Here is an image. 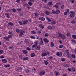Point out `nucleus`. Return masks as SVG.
<instances>
[{"mask_svg": "<svg viewBox=\"0 0 76 76\" xmlns=\"http://www.w3.org/2000/svg\"><path fill=\"white\" fill-rule=\"evenodd\" d=\"M12 35H8L7 37H3V39H5L6 41H10V39H9L10 38H12Z\"/></svg>", "mask_w": 76, "mask_h": 76, "instance_id": "f257e3e1", "label": "nucleus"}, {"mask_svg": "<svg viewBox=\"0 0 76 76\" xmlns=\"http://www.w3.org/2000/svg\"><path fill=\"white\" fill-rule=\"evenodd\" d=\"M57 56L58 57H61L63 54V53L61 52H58L56 53Z\"/></svg>", "mask_w": 76, "mask_h": 76, "instance_id": "f03ea898", "label": "nucleus"}, {"mask_svg": "<svg viewBox=\"0 0 76 76\" xmlns=\"http://www.w3.org/2000/svg\"><path fill=\"white\" fill-rule=\"evenodd\" d=\"M61 4V3H57L56 4V5L54 6V7H56V9H58V5H60Z\"/></svg>", "mask_w": 76, "mask_h": 76, "instance_id": "7ed1b4c3", "label": "nucleus"}, {"mask_svg": "<svg viewBox=\"0 0 76 76\" xmlns=\"http://www.w3.org/2000/svg\"><path fill=\"white\" fill-rule=\"evenodd\" d=\"M35 44L33 45L32 47V48H35V47H36L37 46V45H38V41H35Z\"/></svg>", "mask_w": 76, "mask_h": 76, "instance_id": "20e7f679", "label": "nucleus"}, {"mask_svg": "<svg viewBox=\"0 0 76 76\" xmlns=\"http://www.w3.org/2000/svg\"><path fill=\"white\" fill-rule=\"evenodd\" d=\"M70 13H71L70 14V16L72 18H73L75 16V12L73 11H71Z\"/></svg>", "mask_w": 76, "mask_h": 76, "instance_id": "39448f33", "label": "nucleus"}, {"mask_svg": "<svg viewBox=\"0 0 76 76\" xmlns=\"http://www.w3.org/2000/svg\"><path fill=\"white\" fill-rule=\"evenodd\" d=\"M45 73V72L44 71H41L40 72V75L41 76H42V75H44Z\"/></svg>", "mask_w": 76, "mask_h": 76, "instance_id": "423d86ee", "label": "nucleus"}, {"mask_svg": "<svg viewBox=\"0 0 76 76\" xmlns=\"http://www.w3.org/2000/svg\"><path fill=\"white\" fill-rule=\"evenodd\" d=\"M40 39L41 40L40 42V45H44V43L43 42V41H42V38L41 37H40Z\"/></svg>", "mask_w": 76, "mask_h": 76, "instance_id": "0eeeda50", "label": "nucleus"}, {"mask_svg": "<svg viewBox=\"0 0 76 76\" xmlns=\"http://www.w3.org/2000/svg\"><path fill=\"white\" fill-rule=\"evenodd\" d=\"M43 40L45 42L48 44L49 42V40H48L46 38H45L43 39Z\"/></svg>", "mask_w": 76, "mask_h": 76, "instance_id": "6e6552de", "label": "nucleus"}, {"mask_svg": "<svg viewBox=\"0 0 76 76\" xmlns=\"http://www.w3.org/2000/svg\"><path fill=\"white\" fill-rule=\"evenodd\" d=\"M34 1V0H31L30 1L28 2V4L30 6H31V5H32L33 4V3H32V2H33Z\"/></svg>", "mask_w": 76, "mask_h": 76, "instance_id": "1a4fd4ad", "label": "nucleus"}, {"mask_svg": "<svg viewBox=\"0 0 76 76\" xmlns=\"http://www.w3.org/2000/svg\"><path fill=\"white\" fill-rule=\"evenodd\" d=\"M28 20H24L23 22V23L24 25H26V24H27V23H28Z\"/></svg>", "mask_w": 76, "mask_h": 76, "instance_id": "9d476101", "label": "nucleus"}, {"mask_svg": "<svg viewBox=\"0 0 76 76\" xmlns=\"http://www.w3.org/2000/svg\"><path fill=\"white\" fill-rule=\"evenodd\" d=\"M39 19L41 20V21H44L45 20V18L44 17H40L39 18Z\"/></svg>", "mask_w": 76, "mask_h": 76, "instance_id": "9b49d317", "label": "nucleus"}, {"mask_svg": "<svg viewBox=\"0 0 76 76\" xmlns=\"http://www.w3.org/2000/svg\"><path fill=\"white\" fill-rule=\"evenodd\" d=\"M48 28L49 29H54V27H51V26H48Z\"/></svg>", "mask_w": 76, "mask_h": 76, "instance_id": "f8f14e48", "label": "nucleus"}, {"mask_svg": "<svg viewBox=\"0 0 76 76\" xmlns=\"http://www.w3.org/2000/svg\"><path fill=\"white\" fill-rule=\"evenodd\" d=\"M39 27L40 28H42V29H43L44 28V25H42V24H39Z\"/></svg>", "mask_w": 76, "mask_h": 76, "instance_id": "ddd939ff", "label": "nucleus"}, {"mask_svg": "<svg viewBox=\"0 0 76 76\" xmlns=\"http://www.w3.org/2000/svg\"><path fill=\"white\" fill-rule=\"evenodd\" d=\"M46 19L48 21V22L47 23H48V24H50V23H48V22H50L51 21V20H50L49 18H48V17H46Z\"/></svg>", "mask_w": 76, "mask_h": 76, "instance_id": "4468645a", "label": "nucleus"}, {"mask_svg": "<svg viewBox=\"0 0 76 76\" xmlns=\"http://www.w3.org/2000/svg\"><path fill=\"white\" fill-rule=\"evenodd\" d=\"M22 35H23V32L20 31V34H19V37L20 38L22 36Z\"/></svg>", "mask_w": 76, "mask_h": 76, "instance_id": "2eb2a0df", "label": "nucleus"}, {"mask_svg": "<svg viewBox=\"0 0 76 76\" xmlns=\"http://www.w3.org/2000/svg\"><path fill=\"white\" fill-rule=\"evenodd\" d=\"M35 48L37 50H40V46H38L37 47H36Z\"/></svg>", "mask_w": 76, "mask_h": 76, "instance_id": "dca6fc26", "label": "nucleus"}, {"mask_svg": "<svg viewBox=\"0 0 76 76\" xmlns=\"http://www.w3.org/2000/svg\"><path fill=\"white\" fill-rule=\"evenodd\" d=\"M56 14H59L60 13V10H56Z\"/></svg>", "mask_w": 76, "mask_h": 76, "instance_id": "f3484780", "label": "nucleus"}, {"mask_svg": "<svg viewBox=\"0 0 76 76\" xmlns=\"http://www.w3.org/2000/svg\"><path fill=\"white\" fill-rule=\"evenodd\" d=\"M61 38L62 39H66V36L64 35H62Z\"/></svg>", "mask_w": 76, "mask_h": 76, "instance_id": "a211bd4d", "label": "nucleus"}, {"mask_svg": "<svg viewBox=\"0 0 76 76\" xmlns=\"http://www.w3.org/2000/svg\"><path fill=\"white\" fill-rule=\"evenodd\" d=\"M52 5V2H48L47 4V6H50Z\"/></svg>", "mask_w": 76, "mask_h": 76, "instance_id": "6ab92c4d", "label": "nucleus"}, {"mask_svg": "<svg viewBox=\"0 0 76 76\" xmlns=\"http://www.w3.org/2000/svg\"><path fill=\"white\" fill-rule=\"evenodd\" d=\"M2 61L3 62V63H6L7 62V60L4 59H2Z\"/></svg>", "mask_w": 76, "mask_h": 76, "instance_id": "aec40b11", "label": "nucleus"}, {"mask_svg": "<svg viewBox=\"0 0 76 76\" xmlns=\"http://www.w3.org/2000/svg\"><path fill=\"white\" fill-rule=\"evenodd\" d=\"M70 56H71V54H70V53H67L66 54L67 57H68V58H69V57H70Z\"/></svg>", "mask_w": 76, "mask_h": 76, "instance_id": "412c9836", "label": "nucleus"}, {"mask_svg": "<svg viewBox=\"0 0 76 76\" xmlns=\"http://www.w3.org/2000/svg\"><path fill=\"white\" fill-rule=\"evenodd\" d=\"M10 25L11 26H13V23L11 22H10L8 23V26H10Z\"/></svg>", "mask_w": 76, "mask_h": 76, "instance_id": "4be33fe9", "label": "nucleus"}, {"mask_svg": "<svg viewBox=\"0 0 76 76\" xmlns=\"http://www.w3.org/2000/svg\"><path fill=\"white\" fill-rule=\"evenodd\" d=\"M46 55H47V54L46 53H42V56H46Z\"/></svg>", "mask_w": 76, "mask_h": 76, "instance_id": "5701e85b", "label": "nucleus"}, {"mask_svg": "<svg viewBox=\"0 0 76 76\" xmlns=\"http://www.w3.org/2000/svg\"><path fill=\"white\" fill-rule=\"evenodd\" d=\"M23 52L24 54H26L28 53V51L27 50H23Z\"/></svg>", "mask_w": 76, "mask_h": 76, "instance_id": "b1692460", "label": "nucleus"}, {"mask_svg": "<svg viewBox=\"0 0 76 76\" xmlns=\"http://www.w3.org/2000/svg\"><path fill=\"white\" fill-rule=\"evenodd\" d=\"M29 59V58L28 57H25L24 58H23V60H28Z\"/></svg>", "mask_w": 76, "mask_h": 76, "instance_id": "393cba45", "label": "nucleus"}, {"mask_svg": "<svg viewBox=\"0 0 76 76\" xmlns=\"http://www.w3.org/2000/svg\"><path fill=\"white\" fill-rule=\"evenodd\" d=\"M16 31L17 33H20V32L21 31L20 30L17 29L16 30Z\"/></svg>", "mask_w": 76, "mask_h": 76, "instance_id": "a878e982", "label": "nucleus"}, {"mask_svg": "<svg viewBox=\"0 0 76 76\" xmlns=\"http://www.w3.org/2000/svg\"><path fill=\"white\" fill-rule=\"evenodd\" d=\"M71 23L72 24H74L76 23V21L72 20L71 21Z\"/></svg>", "mask_w": 76, "mask_h": 76, "instance_id": "bb28decb", "label": "nucleus"}, {"mask_svg": "<svg viewBox=\"0 0 76 76\" xmlns=\"http://www.w3.org/2000/svg\"><path fill=\"white\" fill-rule=\"evenodd\" d=\"M10 66V64H7L4 66L5 67H9Z\"/></svg>", "mask_w": 76, "mask_h": 76, "instance_id": "cd10ccee", "label": "nucleus"}, {"mask_svg": "<svg viewBox=\"0 0 76 76\" xmlns=\"http://www.w3.org/2000/svg\"><path fill=\"white\" fill-rule=\"evenodd\" d=\"M5 15H6L7 17L8 18H10V16H9V15L8 14H7V13H6Z\"/></svg>", "mask_w": 76, "mask_h": 76, "instance_id": "c85d7f7f", "label": "nucleus"}, {"mask_svg": "<svg viewBox=\"0 0 76 76\" xmlns=\"http://www.w3.org/2000/svg\"><path fill=\"white\" fill-rule=\"evenodd\" d=\"M72 37L74 39H76V35H72Z\"/></svg>", "mask_w": 76, "mask_h": 76, "instance_id": "c756f323", "label": "nucleus"}, {"mask_svg": "<svg viewBox=\"0 0 76 76\" xmlns=\"http://www.w3.org/2000/svg\"><path fill=\"white\" fill-rule=\"evenodd\" d=\"M25 42L26 43H28V42H29V41L28 39H26L25 40Z\"/></svg>", "mask_w": 76, "mask_h": 76, "instance_id": "7c9ffc66", "label": "nucleus"}, {"mask_svg": "<svg viewBox=\"0 0 76 76\" xmlns=\"http://www.w3.org/2000/svg\"><path fill=\"white\" fill-rule=\"evenodd\" d=\"M55 75H56V76H58V72H57V71H55Z\"/></svg>", "mask_w": 76, "mask_h": 76, "instance_id": "2f4dec72", "label": "nucleus"}, {"mask_svg": "<svg viewBox=\"0 0 76 76\" xmlns=\"http://www.w3.org/2000/svg\"><path fill=\"white\" fill-rule=\"evenodd\" d=\"M31 57H34V56H35V54L34 53H32L31 54Z\"/></svg>", "mask_w": 76, "mask_h": 76, "instance_id": "473e14b6", "label": "nucleus"}, {"mask_svg": "<svg viewBox=\"0 0 76 76\" xmlns=\"http://www.w3.org/2000/svg\"><path fill=\"white\" fill-rule=\"evenodd\" d=\"M12 11H13V13H15V12H16V9L13 8V9H12Z\"/></svg>", "mask_w": 76, "mask_h": 76, "instance_id": "72a5a7b5", "label": "nucleus"}, {"mask_svg": "<svg viewBox=\"0 0 76 76\" xmlns=\"http://www.w3.org/2000/svg\"><path fill=\"white\" fill-rule=\"evenodd\" d=\"M19 57L20 58V59H22V58H23V57L22 56V55H20Z\"/></svg>", "mask_w": 76, "mask_h": 76, "instance_id": "f704fd0d", "label": "nucleus"}, {"mask_svg": "<svg viewBox=\"0 0 76 76\" xmlns=\"http://www.w3.org/2000/svg\"><path fill=\"white\" fill-rule=\"evenodd\" d=\"M45 37H48V36H49V34L47 33H45Z\"/></svg>", "mask_w": 76, "mask_h": 76, "instance_id": "c9c22d12", "label": "nucleus"}, {"mask_svg": "<svg viewBox=\"0 0 76 76\" xmlns=\"http://www.w3.org/2000/svg\"><path fill=\"white\" fill-rule=\"evenodd\" d=\"M44 63L46 65H47V64H48V63L47 61H45V60H44Z\"/></svg>", "mask_w": 76, "mask_h": 76, "instance_id": "e433bc0d", "label": "nucleus"}, {"mask_svg": "<svg viewBox=\"0 0 76 76\" xmlns=\"http://www.w3.org/2000/svg\"><path fill=\"white\" fill-rule=\"evenodd\" d=\"M70 33H67L66 34V36H67V37H69V36H70Z\"/></svg>", "mask_w": 76, "mask_h": 76, "instance_id": "4c0bfd02", "label": "nucleus"}, {"mask_svg": "<svg viewBox=\"0 0 76 76\" xmlns=\"http://www.w3.org/2000/svg\"><path fill=\"white\" fill-rule=\"evenodd\" d=\"M51 47H54V43H53V42H51V44L50 45Z\"/></svg>", "mask_w": 76, "mask_h": 76, "instance_id": "58836bf2", "label": "nucleus"}, {"mask_svg": "<svg viewBox=\"0 0 76 76\" xmlns=\"http://www.w3.org/2000/svg\"><path fill=\"white\" fill-rule=\"evenodd\" d=\"M64 46L63 45H60L59 46V48H63Z\"/></svg>", "mask_w": 76, "mask_h": 76, "instance_id": "ea45409f", "label": "nucleus"}, {"mask_svg": "<svg viewBox=\"0 0 76 76\" xmlns=\"http://www.w3.org/2000/svg\"><path fill=\"white\" fill-rule=\"evenodd\" d=\"M65 52H66V54H69V50H66V51Z\"/></svg>", "mask_w": 76, "mask_h": 76, "instance_id": "a19ab883", "label": "nucleus"}, {"mask_svg": "<svg viewBox=\"0 0 76 76\" xmlns=\"http://www.w3.org/2000/svg\"><path fill=\"white\" fill-rule=\"evenodd\" d=\"M51 24H56V22L54 21H53L52 22H51V23H50Z\"/></svg>", "mask_w": 76, "mask_h": 76, "instance_id": "79ce46f5", "label": "nucleus"}, {"mask_svg": "<svg viewBox=\"0 0 76 76\" xmlns=\"http://www.w3.org/2000/svg\"><path fill=\"white\" fill-rule=\"evenodd\" d=\"M31 34H36V32H35V31H31Z\"/></svg>", "mask_w": 76, "mask_h": 76, "instance_id": "37998d69", "label": "nucleus"}, {"mask_svg": "<svg viewBox=\"0 0 76 76\" xmlns=\"http://www.w3.org/2000/svg\"><path fill=\"white\" fill-rule=\"evenodd\" d=\"M26 49L27 50H28V51H31V49L28 47L26 48Z\"/></svg>", "mask_w": 76, "mask_h": 76, "instance_id": "c03bdc74", "label": "nucleus"}, {"mask_svg": "<svg viewBox=\"0 0 76 76\" xmlns=\"http://www.w3.org/2000/svg\"><path fill=\"white\" fill-rule=\"evenodd\" d=\"M72 57L73 58H75V55H74L73 54L72 55Z\"/></svg>", "mask_w": 76, "mask_h": 76, "instance_id": "a18cd8bd", "label": "nucleus"}, {"mask_svg": "<svg viewBox=\"0 0 76 76\" xmlns=\"http://www.w3.org/2000/svg\"><path fill=\"white\" fill-rule=\"evenodd\" d=\"M62 34H59V35H58L59 37L61 38V37H62Z\"/></svg>", "mask_w": 76, "mask_h": 76, "instance_id": "49530a36", "label": "nucleus"}, {"mask_svg": "<svg viewBox=\"0 0 76 76\" xmlns=\"http://www.w3.org/2000/svg\"><path fill=\"white\" fill-rule=\"evenodd\" d=\"M71 41L72 43H75V42H76L75 41V40H72Z\"/></svg>", "mask_w": 76, "mask_h": 76, "instance_id": "de8ad7c7", "label": "nucleus"}, {"mask_svg": "<svg viewBox=\"0 0 76 76\" xmlns=\"http://www.w3.org/2000/svg\"><path fill=\"white\" fill-rule=\"evenodd\" d=\"M46 14L48 15H49L50 14V12L48 11H46Z\"/></svg>", "mask_w": 76, "mask_h": 76, "instance_id": "09e8293b", "label": "nucleus"}, {"mask_svg": "<svg viewBox=\"0 0 76 76\" xmlns=\"http://www.w3.org/2000/svg\"><path fill=\"white\" fill-rule=\"evenodd\" d=\"M52 13H53V14H56V11H54V10H52Z\"/></svg>", "mask_w": 76, "mask_h": 76, "instance_id": "8fccbe9b", "label": "nucleus"}, {"mask_svg": "<svg viewBox=\"0 0 76 76\" xmlns=\"http://www.w3.org/2000/svg\"><path fill=\"white\" fill-rule=\"evenodd\" d=\"M0 58H4V56L1 55L0 56Z\"/></svg>", "mask_w": 76, "mask_h": 76, "instance_id": "3c124183", "label": "nucleus"}, {"mask_svg": "<svg viewBox=\"0 0 76 76\" xmlns=\"http://www.w3.org/2000/svg\"><path fill=\"white\" fill-rule=\"evenodd\" d=\"M30 38H32L33 39H35V37H34L33 36H31L30 37Z\"/></svg>", "mask_w": 76, "mask_h": 76, "instance_id": "603ef678", "label": "nucleus"}, {"mask_svg": "<svg viewBox=\"0 0 76 76\" xmlns=\"http://www.w3.org/2000/svg\"><path fill=\"white\" fill-rule=\"evenodd\" d=\"M26 73H29V71L28 70V69H26V70H25Z\"/></svg>", "mask_w": 76, "mask_h": 76, "instance_id": "864d4df0", "label": "nucleus"}, {"mask_svg": "<svg viewBox=\"0 0 76 76\" xmlns=\"http://www.w3.org/2000/svg\"><path fill=\"white\" fill-rule=\"evenodd\" d=\"M19 23L20 25H22V22L20 21H19Z\"/></svg>", "mask_w": 76, "mask_h": 76, "instance_id": "5fc2aeb1", "label": "nucleus"}, {"mask_svg": "<svg viewBox=\"0 0 76 76\" xmlns=\"http://www.w3.org/2000/svg\"><path fill=\"white\" fill-rule=\"evenodd\" d=\"M9 48L10 49H12V48H13V46L10 47H9Z\"/></svg>", "mask_w": 76, "mask_h": 76, "instance_id": "6e6d98bb", "label": "nucleus"}, {"mask_svg": "<svg viewBox=\"0 0 76 76\" xmlns=\"http://www.w3.org/2000/svg\"><path fill=\"white\" fill-rule=\"evenodd\" d=\"M49 60H51L53 58L52 56H50L48 57Z\"/></svg>", "mask_w": 76, "mask_h": 76, "instance_id": "4d7b16f0", "label": "nucleus"}, {"mask_svg": "<svg viewBox=\"0 0 76 76\" xmlns=\"http://www.w3.org/2000/svg\"><path fill=\"white\" fill-rule=\"evenodd\" d=\"M3 51L2 50H0V53L1 54H2V53H3Z\"/></svg>", "mask_w": 76, "mask_h": 76, "instance_id": "13d9d810", "label": "nucleus"}, {"mask_svg": "<svg viewBox=\"0 0 76 76\" xmlns=\"http://www.w3.org/2000/svg\"><path fill=\"white\" fill-rule=\"evenodd\" d=\"M20 16H23V13L22 12H20L19 13Z\"/></svg>", "mask_w": 76, "mask_h": 76, "instance_id": "bf43d9fd", "label": "nucleus"}, {"mask_svg": "<svg viewBox=\"0 0 76 76\" xmlns=\"http://www.w3.org/2000/svg\"><path fill=\"white\" fill-rule=\"evenodd\" d=\"M66 60V59H65V58H62L61 59V61H64Z\"/></svg>", "mask_w": 76, "mask_h": 76, "instance_id": "052dcab7", "label": "nucleus"}, {"mask_svg": "<svg viewBox=\"0 0 76 76\" xmlns=\"http://www.w3.org/2000/svg\"><path fill=\"white\" fill-rule=\"evenodd\" d=\"M67 12H65L64 13V15H67Z\"/></svg>", "mask_w": 76, "mask_h": 76, "instance_id": "680f3d73", "label": "nucleus"}, {"mask_svg": "<svg viewBox=\"0 0 76 76\" xmlns=\"http://www.w3.org/2000/svg\"><path fill=\"white\" fill-rule=\"evenodd\" d=\"M61 8V9H64V5H62Z\"/></svg>", "mask_w": 76, "mask_h": 76, "instance_id": "e2e57ef3", "label": "nucleus"}, {"mask_svg": "<svg viewBox=\"0 0 76 76\" xmlns=\"http://www.w3.org/2000/svg\"><path fill=\"white\" fill-rule=\"evenodd\" d=\"M72 69L73 72H75V68H72Z\"/></svg>", "mask_w": 76, "mask_h": 76, "instance_id": "0e129e2a", "label": "nucleus"}, {"mask_svg": "<svg viewBox=\"0 0 76 76\" xmlns=\"http://www.w3.org/2000/svg\"><path fill=\"white\" fill-rule=\"evenodd\" d=\"M20 1V0H16V2H17V3H19V1Z\"/></svg>", "mask_w": 76, "mask_h": 76, "instance_id": "69168bd1", "label": "nucleus"}, {"mask_svg": "<svg viewBox=\"0 0 76 76\" xmlns=\"http://www.w3.org/2000/svg\"><path fill=\"white\" fill-rule=\"evenodd\" d=\"M71 1L72 3H74V0H69Z\"/></svg>", "mask_w": 76, "mask_h": 76, "instance_id": "338daca9", "label": "nucleus"}, {"mask_svg": "<svg viewBox=\"0 0 76 76\" xmlns=\"http://www.w3.org/2000/svg\"><path fill=\"white\" fill-rule=\"evenodd\" d=\"M44 15H45V14L44 13H42L41 14V16H44Z\"/></svg>", "mask_w": 76, "mask_h": 76, "instance_id": "774afa93", "label": "nucleus"}]
</instances>
